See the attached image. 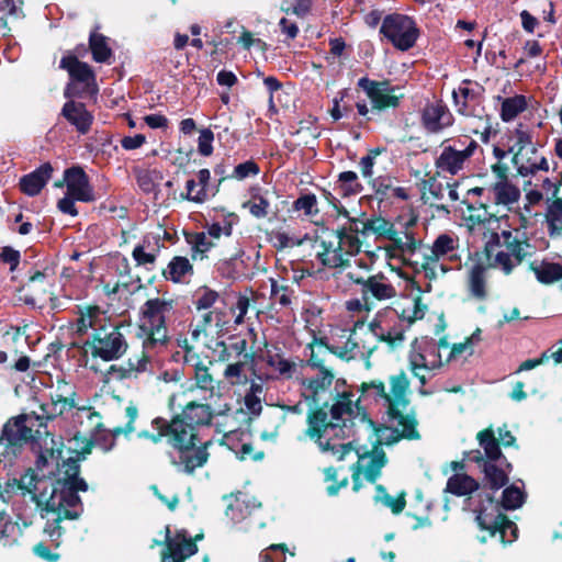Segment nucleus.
Instances as JSON below:
<instances>
[{"instance_id":"f257e3e1","label":"nucleus","mask_w":562,"mask_h":562,"mask_svg":"<svg viewBox=\"0 0 562 562\" xmlns=\"http://www.w3.org/2000/svg\"><path fill=\"white\" fill-rule=\"evenodd\" d=\"M409 381L401 371L390 375L389 387L381 380L363 382L360 395L342 392L337 395L329 415L324 409L308 417L306 435L315 439L322 451L338 461L357 459L352 465L353 490L361 480L375 482L386 458L381 445L401 438H418L416 420L408 413Z\"/></svg>"},{"instance_id":"f03ea898","label":"nucleus","mask_w":562,"mask_h":562,"mask_svg":"<svg viewBox=\"0 0 562 562\" xmlns=\"http://www.w3.org/2000/svg\"><path fill=\"white\" fill-rule=\"evenodd\" d=\"M53 447H45L37 459V468L45 470L43 477H38L29 469L19 480L20 495H30L43 510L57 514L60 518L75 519L79 517L82 508L78 491L86 492L88 485L79 475L77 459L68 458L61 461V449L50 438Z\"/></svg>"},{"instance_id":"7ed1b4c3","label":"nucleus","mask_w":562,"mask_h":562,"mask_svg":"<svg viewBox=\"0 0 562 562\" xmlns=\"http://www.w3.org/2000/svg\"><path fill=\"white\" fill-rule=\"evenodd\" d=\"M339 216L347 218L341 228L324 232L315 241L316 259L322 266L334 270L335 279L346 278L348 270L356 271L352 258L359 252L361 243L358 232L364 231L367 224L349 217L347 210H339Z\"/></svg>"},{"instance_id":"20e7f679","label":"nucleus","mask_w":562,"mask_h":562,"mask_svg":"<svg viewBox=\"0 0 562 562\" xmlns=\"http://www.w3.org/2000/svg\"><path fill=\"white\" fill-rule=\"evenodd\" d=\"M171 301L162 299L147 300L140 308L136 336L142 340L143 353L128 359L134 379L151 371V359L164 351L169 342L166 322L172 314Z\"/></svg>"},{"instance_id":"39448f33","label":"nucleus","mask_w":562,"mask_h":562,"mask_svg":"<svg viewBox=\"0 0 562 562\" xmlns=\"http://www.w3.org/2000/svg\"><path fill=\"white\" fill-rule=\"evenodd\" d=\"M154 425L159 429H165V436L175 448V451L170 453V460L179 472L191 474L196 468L206 463L209 458L206 448L211 441H206L203 447L195 449L198 434L193 425L180 416L173 418L171 423L156 418Z\"/></svg>"},{"instance_id":"423d86ee","label":"nucleus","mask_w":562,"mask_h":562,"mask_svg":"<svg viewBox=\"0 0 562 562\" xmlns=\"http://www.w3.org/2000/svg\"><path fill=\"white\" fill-rule=\"evenodd\" d=\"M484 250L490 268L509 276L524 260L531 256L533 247L517 233L503 229L501 233H484Z\"/></svg>"},{"instance_id":"0eeeda50","label":"nucleus","mask_w":562,"mask_h":562,"mask_svg":"<svg viewBox=\"0 0 562 562\" xmlns=\"http://www.w3.org/2000/svg\"><path fill=\"white\" fill-rule=\"evenodd\" d=\"M512 165L521 178H530L538 172H548L550 164L533 140L532 128L519 123L509 133Z\"/></svg>"},{"instance_id":"6e6552de","label":"nucleus","mask_w":562,"mask_h":562,"mask_svg":"<svg viewBox=\"0 0 562 562\" xmlns=\"http://www.w3.org/2000/svg\"><path fill=\"white\" fill-rule=\"evenodd\" d=\"M477 440L484 453L482 454L480 450L472 451L469 454V460L481 463L490 487L499 490L508 482L512 464L503 456L498 441L495 438V431L492 428L480 431Z\"/></svg>"},{"instance_id":"1a4fd4ad","label":"nucleus","mask_w":562,"mask_h":562,"mask_svg":"<svg viewBox=\"0 0 562 562\" xmlns=\"http://www.w3.org/2000/svg\"><path fill=\"white\" fill-rule=\"evenodd\" d=\"M42 427L46 429L47 424L38 417L37 412L10 418L0 436V457L11 461L35 435L42 436Z\"/></svg>"},{"instance_id":"9d476101","label":"nucleus","mask_w":562,"mask_h":562,"mask_svg":"<svg viewBox=\"0 0 562 562\" xmlns=\"http://www.w3.org/2000/svg\"><path fill=\"white\" fill-rule=\"evenodd\" d=\"M358 269L356 271L348 270L347 279L355 284L360 285V294L366 304L369 302L373 305L374 301H387L396 296V288L392 281L382 272L369 276L372 261L363 258L355 259Z\"/></svg>"},{"instance_id":"9b49d317","label":"nucleus","mask_w":562,"mask_h":562,"mask_svg":"<svg viewBox=\"0 0 562 562\" xmlns=\"http://www.w3.org/2000/svg\"><path fill=\"white\" fill-rule=\"evenodd\" d=\"M479 148L474 139H469L467 144L461 140L453 144L442 143L439 154L435 159L436 172L439 176H459L469 170L471 158Z\"/></svg>"},{"instance_id":"f8f14e48","label":"nucleus","mask_w":562,"mask_h":562,"mask_svg":"<svg viewBox=\"0 0 562 562\" xmlns=\"http://www.w3.org/2000/svg\"><path fill=\"white\" fill-rule=\"evenodd\" d=\"M449 345L441 340L422 339L416 340L411 349L408 360L413 374L418 378L420 383L426 384L431 372L442 364V350L447 351Z\"/></svg>"},{"instance_id":"ddd939ff","label":"nucleus","mask_w":562,"mask_h":562,"mask_svg":"<svg viewBox=\"0 0 562 562\" xmlns=\"http://www.w3.org/2000/svg\"><path fill=\"white\" fill-rule=\"evenodd\" d=\"M474 512L480 528L490 531L492 537L497 536L502 543H512L517 539V526L498 512V506L490 494L485 495Z\"/></svg>"},{"instance_id":"4468645a","label":"nucleus","mask_w":562,"mask_h":562,"mask_svg":"<svg viewBox=\"0 0 562 562\" xmlns=\"http://www.w3.org/2000/svg\"><path fill=\"white\" fill-rule=\"evenodd\" d=\"M86 347L92 357L104 361H113L120 359L126 352L128 346L119 328L108 325L98 328L86 342Z\"/></svg>"},{"instance_id":"2eb2a0df","label":"nucleus","mask_w":562,"mask_h":562,"mask_svg":"<svg viewBox=\"0 0 562 562\" xmlns=\"http://www.w3.org/2000/svg\"><path fill=\"white\" fill-rule=\"evenodd\" d=\"M220 346L223 349L218 355V361L226 362V367L223 370L224 381L232 386L247 384V367L250 359L249 353L246 352L247 342L240 340L229 346L220 342Z\"/></svg>"},{"instance_id":"dca6fc26","label":"nucleus","mask_w":562,"mask_h":562,"mask_svg":"<svg viewBox=\"0 0 562 562\" xmlns=\"http://www.w3.org/2000/svg\"><path fill=\"white\" fill-rule=\"evenodd\" d=\"M380 33L395 48L403 52L412 48L419 35L415 22L409 16L398 13L389 14L383 19Z\"/></svg>"},{"instance_id":"f3484780","label":"nucleus","mask_w":562,"mask_h":562,"mask_svg":"<svg viewBox=\"0 0 562 562\" xmlns=\"http://www.w3.org/2000/svg\"><path fill=\"white\" fill-rule=\"evenodd\" d=\"M358 87L370 100L372 111L383 112L389 109H396L404 98L401 88L391 85L389 80H372L362 77L358 80Z\"/></svg>"},{"instance_id":"a211bd4d","label":"nucleus","mask_w":562,"mask_h":562,"mask_svg":"<svg viewBox=\"0 0 562 562\" xmlns=\"http://www.w3.org/2000/svg\"><path fill=\"white\" fill-rule=\"evenodd\" d=\"M370 331L380 340L395 346L404 340V329L398 315L393 308H383L369 324Z\"/></svg>"},{"instance_id":"6ab92c4d","label":"nucleus","mask_w":562,"mask_h":562,"mask_svg":"<svg viewBox=\"0 0 562 562\" xmlns=\"http://www.w3.org/2000/svg\"><path fill=\"white\" fill-rule=\"evenodd\" d=\"M75 406L74 387L65 381H58L56 393L50 394V401L42 404L37 413L38 417L47 424V422Z\"/></svg>"},{"instance_id":"aec40b11","label":"nucleus","mask_w":562,"mask_h":562,"mask_svg":"<svg viewBox=\"0 0 562 562\" xmlns=\"http://www.w3.org/2000/svg\"><path fill=\"white\" fill-rule=\"evenodd\" d=\"M494 176V182L491 184L496 204L509 206L518 202L520 198L519 188L508 178V167L506 164H494L491 167Z\"/></svg>"},{"instance_id":"412c9836","label":"nucleus","mask_w":562,"mask_h":562,"mask_svg":"<svg viewBox=\"0 0 562 562\" xmlns=\"http://www.w3.org/2000/svg\"><path fill=\"white\" fill-rule=\"evenodd\" d=\"M166 530V549L162 551L161 562H184L196 553L198 546L186 530H178L173 536H170L169 527Z\"/></svg>"},{"instance_id":"4be33fe9","label":"nucleus","mask_w":562,"mask_h":562,"mask_svg":"<svg viewBox=\"0 0 562 562\" xmlns=\"http://www.w3.org/2000/svg\"><path fill=\"white\" fill-rule=\"evenodd\" d=\"M459 247L460 239L454 233H442L430 245L424 247L423 255L439 261L448 260L460 263Z\"/></svg>"},{"instance_id":"5701e85b","label":"nucleus","mask_w":562,"mask_h":562,"mask_svg":"<svg viewBox=\"0 0 562 562\" xmlns=\"http://www.w3.org/2000/svg\"><path fill=\"white\" fill-rule=\"evenodd\" d=\"M483 87L476 82L464 80L453 90L452 97L457 111L462 115H474L475 108L480 104Z\"/></svg>"},{"instance_id":"b1692460","label":"nucleus","mask_w":562,"mask_h":562,"mask_svg":"<svg viewBox=\"0 0 562 562\" xmlns=\"http://www.w3.org/2000/svg\"><path fill=\"white\" fill-rule=\"evenodd\" d=\"M64 180L66 194L71 195L80 202H92L95 200L89 178L81 167H71L65 170Z\"/></svg>"},{"instance_id":"393cba45","label":"nucleus","mask_w":562,"mask_h":562,"mask_svg":"<svg viewBox=\"0 0 562 562\" xmlns=\"http://www.w3.org/2000/svg\"><path fill=\"white\" fill-rule=\"evenodd\" d=\"M422 124L428 133L437 134L453 124V116L441 102L427 103L422 112Z\"/></svg>"},{"instance_id":"a878e982","label":"nucleus","mask_w":562,"mask_h":562,"mask_svg":"<svg viewBox=\"0 0 562 562\" xmlns=\"http://www.w3.org/2000/svg\"><path fill=\"white\" fill-rule=\"evenodd\" d=\"M334 381V373L329 369L317 372L316 375L303 378L302 387L305 398H311L316 404L321 401L322 395L325 394L331 386Z\"/></svg>"},{"instance_id":"bb28decb","label":"nucleus","mask_w":562,"mask_h":562,"mask_svg":"<svg viewBox=\"0 0 562 562\" xmlns=\"http://www.w3.org/2000/svg\"><path fill=\"white\" fill-rule=\"evenodd\" d=\"M229 409V406L225 404L223 408L213 412L207 404L191 402L186 405L180 417L194 427L206 426L211 423L214 415H223Z\"/></svg>"},{"instance_id":"cd10ccee","label":"nucleus","mask_w":562,"mask_h":562,"mask_svg":"<svg viewBox=\"0 0 562 562\" xmlns=\"http://www.w3.org/2000/svg\"><path fill=\"white\" fill-rule=\"evenodd\" d=\"M529 269L533 272L537 281L543 285H551L561 281L562 290V261L533 260L529 263Z\"/></svg>"},{"instance_id":"c85d7f7f","label":"nucleus","mask_w":562,"mask_h":562,"mask_svg":"<svg viewBox=\"0 0 562 562\" xmlns=\"http://www.w3.org/2000/svg\"><path fill=\"white\" fill-rule=\"evenodd\" d=\"M53 167L49 162H45L20 180V189L29 196L37 195L50 179Z\"/></svg>"},{"instance_id":"c756f323","label":"nucleus","mask_w":562,"mask_h":562,"mask_svg":"<svg viewBox=\"0 0 562 562\" xmlns=\"http://www.w3.org/2000/svg\"><path fill=\"white\" fill-rule=\"evenodd\" d=\"M378 226H370L374 232H379L390 239L402 252H414L416 250V239L409 232H397L385 221L378 222Z\"/></svg>"},{"instance_id":"7c9ffc66","label":"nucleus","mask_w":562,"mask_h":562,"mask_svg":"<svg viewBox=\"0 0 562 562\" xmlns=\"http://www.w3.org/2000/svg\"><path fill=\"white\" fill-rule=\"evenodd\" d=\"M187 363L193 367V380L198 389L214 394L215 390L220 387V382L216 381L210 373L209 367L199 358L198 355L187 357Z\"/></svg>"},{"instance_id":"2f4dec72","label":"nucleus","mask_w":562,"mask_h":562,"mask_svg":"<svg viewBox=\"0 0 562 562\" xmlns=\"http://www.w3.org/2000/svg\"><path fill=\"white\" fill-rule=\"evenodd\" d=\"M127 424L124 428H115L112 432H102L95 439L93 445L103 452L110 451L115 445V437L120 434L128 435L134 430L133 423L136 420L138 411L135 406L130 405L125 408Z\"/></svg>"},{"instance_id":"473e14b6","label":"nucleus","mask_w":562,"mask_h":562,"mask_svg":"<svg viewBox=\"0 0 562 562\" xmlns=\"http://www.w3.org/2000/svg\"><path fill=\"white\" fill-rule=\"evenodd\" d=\"M159 252V240L155 236H146L133 249L132 257L137 266L151 270Z\"/></svg>"},{"instance_id":"72a5a7b5","label":"nucleus","mask_w":562,"mask_h":562,"mask_svg":"<svg viewBox=\"0 0 562 562\" xmlns=\"http://www.w3.org/2000/svg\"><path fill=\"white\" fill-rule=\"evenodd\" d=\"M60 68L67 70L72 80L81 82L86 87L94 83L95 78L91 67L75 56H64L60 60Z\"/></svg>"},{"instance_id":"f704fd0d","label":"nucleus","mask_w":562,"mask_h":562,"mask_svg":"<svg viewBox=\"0 0 562 562\" xmlns=\"http://www.w3.org/2000/svg\"><path fill=\"white\" fill-rule=\"evenodd\" d=\"M200 322L211 330V337H221L228 333L231 319L227 308L215 306L204 313Z\"/></svg>"},{"instance_id":"c9c22d12","label":"nucleus","mask_w":562,"mask_h":562,"mask_svg":"<svg viewBox=\"0 0 562 562\" xmlns=\"http://www.w3.org/2000/svg\"><path fill=\"white\" fill-rule=\"evenodd\" d=\"M468 290L475 300L483 301L487 297V267L475 263L469 269Z\"/></svg>"},{"instance_id":"e433bc0d","label":"nucleus","mask_w":562,"mask_h":562,"mask_svg":"<svg viewBox=\"0 0 562 562\" xmlns=\"http://www.w3.org/2000/svg\"><path fill=\"white\" fill-rule=\"evenodd\" d=\"M267 366L276 373L274 379L289 380L296 371V363L285 358L278 349L267 350L265 356Z\"/></svg>"},{"instance_id":"4c0bfd02","label":"nucleus","mask_w":562,"mask_h":562,"mask_svg":"<svg viewBox=\"0 0 562 562\" xmlns=\"http://www.w3.org/2000/svg\"><path fill=\"white\" fill-rule=\"evenodd\" d=\"M63 115L82 134L88 132L92 123V115L82 103H75L72 101L65 103Z\"/></svg>"},{"instance_id":"58836bf2","label":"nucleus","mask_w":562,"mask_h":562,"mask_svg":"<svg viewBox=\"0 0 562 562\" xmlns=\"http://www.w3.org/2000/svg\"><path fill=\"white\" fill-rule=\"evenodd\" d=\"M105 315L98 306H85L79 310V317L77 319V331L80 334L87 333L89 328L94 333L98 328L106 327Z\"/></svg>"},{"instance_id":"ea45409f","label":"nucleus","mask_w":562,"mask_h":562,"mask_svg":"<svg viewBox=\"0 0 562 562\" xmlns=\"http://www.w3.org/2000/svg\"><path fill=\"white\" fill-rule=\"evenodd\" d=\"M482 340V330L476 328L463 342L454 344L447 350L446 360L458 361L471 357L474 353L475 347Z\"/></svg>"},{"instance_id":"a19ab883","label":"nucleus","mask_w":562,"mask_h":562,"mask_svg":"<svg viewBox=\"0 0 562 562\" xmlns=\"http://www.w3.org/2000/svg\"><path fill=\"white\" fill-rule=\"evenodd\" d=\"M260 507V504L250 496H244L236 498L226 509V516L231 518L235 524L243 521L250 517L256 509Z\"/></svg>"},{"instance_id":"79ce46f5","label":"nucleus","mask_w":562,"mask_h":562,"mask_svg":"<svg viewBox=\"0 0 562 562\" xmlns=\"http://www.w3.org/2000/svg\"><path fill=\"white\" fill-rule=\"evenodd\" d=\"M329 347L324 344L323 339L313 336V340L307 344L305 349V356L307 357V366L324 371L328 369L326 363V357L328 356Z\"/></svg>"},{"instance_id":"37998d69","label":"nucleus","mask_w":562,"mask_h":562,"mask_svg":"<svg viewBox=\"0 0 562 562\" xmlns=\"http://www.w3.org/2000/svg\"><path fill=\"white\" fill-rule=\"evenodd\" d=\"M341 337L346 338V340L337 341L330 345V353L346 361L355 359L360 353L359 344L356 339V335L347 330H344V335Z\"/></svg>"},{"instance_id":"c03bdc74","label":"nucleus","mask_w":562,"mask_h":562,"mask_svg":"<svg viewBox=\"0 0 562 562\" xmlns=\"http://www.w3.org/2000/svg\"><path fill=\"white\" fill-rule=\"evenodd\" d=\"M193 274V267L187 257L177 256L168 263L164 276L175 283L183 282L186 278Z\"/></svg>"},{"instance_id":"a18cd8bd","label":"nucleus","mask_w":562,"mask_h":562,"mask_svg":"<svg viewBox=\"0 0 562 562\" xmlns=\"http://www.w3.org/2000/svg\"><path fill=\"white\" fill-rule=\"evenodd\" d=\"M477 486L476 481L467 474H454L447 482V491L458 496L468 495Z\"/></svg>"},{"instance_id":"49530a36","label":"nucleus","mask_w":562,"mask_h":562,"mask_svg":"<svg viewBox=\"0 0 562 562\" xmlns=\"http://www.w3.org/2000/svg\"><path fill=\"white\" fill-rule=\"evenodd\" d=\"M527 109V100L524 95L506 98L502 102L501 117L504 122L515 120Z\"/></svg>"},{"instance_id":"de8ad7c7","label":"nucleus","mask_w":562,"mask_h":562,"mask_svg":"<svg viewBox=\"0 0 562 562\" xmlns=\"http://www.w3.org/2000/svg\"><path fill=\"white\" fill-rule=\"evenodd\" d=\"M90 48L92 57L97 63H108L112 57V50L108 45V40L101 34L91 33Z\"/></svg>"},{"instance_id":"09e8293b","label":"nucleus","mask_w":562,"mask_h":562,"mask_svg":"<svg viewBox=\"0 0 562 562\" xmlns=\"http://www.w3.org/2000/svg\"><path fill=\"white\" fill-rule=\"evenodd\" d=\"M210 238L211 237L205 232L194 233L187 236V241L190 244L192 249L193 259H196L199 255H201L202 259L203 255L214 246Z\"/></svg>"},{"instance_id":"8fccbe9b","label":"nucleus","mask_w":562,"mask_h":562,"mask_svg":"<svg viewBox=\"0 0 562 562\" xmlns=\"http://www.w3.org/2000/svg\"><path fill=\"white\" fill-rule=\"evenodd\" d=\"M524 502L525 493L519 486L513 484L504 490L502 506L505 509H517L524 504Z\"/></svg>"},{"instance_id":"3c124183","label":"nucleus","mask_w":562,"mask_h":562,"mask_svg":"<svg viewBox=\"0 0 562 562\" xmlns=\"http://www.w3.org/2000/svg\"><path fill=\"white\" fill-rule=\"evenodd\" d=\"M375 501L389 507L394 514L401 513L406 504L404 494L395 498L389 495L382 485L376 486Z\"/></svg>"},{"instance_id":"603ef678","label":"nucleus","mask_w":562,"mask_h":562,"mask_svg":"<svg viewBox=\"0 0 562 562\" xmlns=\"http://www.w3.org/2000/svg\"><path fill=\"white\" fill-rule=\"evenodd\" d=\"M423 272L425 278L428 280H435L439 276H443L446 272L449 271V268H447L439 260H435L434 258L427 257L425 255H423Z\"/></svg>"},{"instance_id":"864d4df0","label":"nucleus","mask_w":562,"mask_h":562,"mask_svg":"<svg viewBox=\"0 0 562 562\" xmlns=\"http://www.w3.org/2000/svg\"><path fill=\"white\" fill-rule=\"evenodd\" d=\"M221 300L220 294L209 288H203L198 291L195 306L199 311L215 307L214 305Z\"/></svg>"},{"instance_id":"5fc2aeb1","label":"nucleus","mask_w":562,"mask_h":562,"mask_svg":"<svg viewBox=\"0 0 562 562\" xmlns=\"http://www.w3.org/2000/svg\"><path fill=\"white\" fill-rule=\"evenodd\" d=\"M270 281H271V299L282 306L290 305L292 291L289 289V286L283 283H279L274 279H270Z\"/></svg>"},{"instance_id":"6e6d98bb","label":"nucleus","mask_w":562,"mask_h":562,"mask_svg":"<svg viewBox=\"0 0 562 562\" xmlns=\"http://www.w3.org/2000/svg\"><path fill=\"white\" fill-rule=\"evenodd\" d=\"M338 181L340 182L345 194H356L362 189L361 184L358 182V176L355 171H344L339 173Z\"/></svg>"},{"instance_id":"4d7b16f0","label":"nucleus","mask_w":562,"mask_h":562,"mask_svg":"<svg viewBox=\"0 0 562 562\" xmlns=\"http://www.w3.org/2000/svg\"><path fill=\"white\" fill-rule=\"evenodd\" d=\"M244 206L248 207L252 216L262 218L269 213L270 202L263 195H254L252 200Z\"/></svg>"},{"instance_id":"13d9d810","label":"nucleus","mask_w":562,"mask_h":562,"mask_svg":"<svg viewBox=\"0 0 562 562\" xmlns=\"http://www.w3.org/2000/svg\"><path fill=\"white\" fill-rule=\"evenodd\" d=\"M548 225L551 234L555 231H562V201L557 200L550 206L548 212Z\"/></svg>"},{"instance_id":"bf43d9fd","label":"nucleus","mask_w":562,"mask_h":562,"mask_svg":"<svg viewBox=\"0 0 562 562\" xmlns=\"http://www.w3.org/2000/svg\"><path fill=\"white\" fill-rule=\"evenodd\" d=\"M294 209L308 216L315 215L318 213L317 199L314 194L302 195L294 202Z\"/></svg>"},{"instance_id":"052dcab7","label":"nucleus","mask_w":562,"mask_h":562,"mask_svg":"<svg viewBox=\"0 0 562 562\" xmlns=\"http://www.w3.org/2000/svg\"><path fill=\"white\" fill-rule=\"evenodd\" d=\"M260 172V169L256 162L252 160H247L243 164L237 165L234 168V172L232 175V178H235L237 180H244L248 177H255Z\"/></svg>"},{"instance_id":"680f3d73","label":"nucleus","mask_w":562,"mask_h":562,"mask_svg":"<svg viewBox=\"0 0 562 562\" xmlns=\"http://www.w3.org/2000/svg\"><path fill=\"white\" fill-rule=\"evenodd\" d=\"M381 154L380 148H373L369 150L368 155L363 156L359 161V167L362 177L371 178L373 176V167L375 165L376 157Z\"/></svg>"},{"instance_id":"e2e57ef3","label":"nucleus","mask_w":562,"mask_h":562,"mask_svg":"<svg viewBox=\"0 0 562 562\" xmlns=\"http://www.w3.org/2000/svg\"><path fill=\"white\" fill-rule=\"evenodd\" d=\"M233 231L232 221L224 220L222 223L216 222L207 226V235L211 238L218 239L222 235L231 236Z\"/></svg>"},{"instance_id":"0e129e2a","label":"nucleus","mask_w":562,"mask_h":562,"mask_svg":"<svg viewBox=\"0 0 562 562\" xmlns=\"http://www.w3.org/2000/svg\"><path fill=\"white\" fill-rule=\"evenodd\" d=\"M187 199L192 202L203 203L207 199V192L204 188H198L195 180L190 179L186 183Z\"/></svg>"},{"instance_id":"69168bd1","label":"nucleus","mask_w":562,"mask_h":562,"mask_svg":"<svg viewBox=\"0 0 562 562\" xmlns=\"http://www.w3.org/2000/svg\"><path fill=\"white\" fill-rule=\"evenodd\" d=\"M302 239L295 236H291L283 232H278L273 235L274 247L278 249L293 248L302 244Z\"/></svg>"},{"instance_id":"338daca9","label":"nucleus","mask_w":562,"mask_h":562,"mask_svg":"<svg viewBox=\"0 0 562 562\" xmlns=\"http://www.w3.org/2000/svg\"><path fill=\"white\" fill-rule=\"evenodd\" d=\"M137 184L145 193H151L156 189V177L151 171L139 170L136 176Z\"/></svg>"},{"instance_id":"774afa93","label":"nucleus","mask_w":562,"mask_h":562,"mask_svg":"<svg viewBox=\"0 0 562 562\" xmlns=\"http://www.w3.org/2000/svg\"><path fill=\"white\" fill-rule=\"evenodd\" d=\"M213 139L211 130L204 128L200 132L198 150L202 156H210L213 153Z\"/></svg>"}]
</instances>
